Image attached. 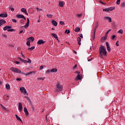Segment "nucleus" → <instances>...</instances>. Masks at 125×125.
Returning a JSON list of instances; mask_svg holds the SVG:
<instances>
[{"mask_svg":"<svg viewBox=\"0 0 125 125\" xmlns=\"http://www.w3.org/2000/svg\"><path fill=\"white\" fill-rule=\"evenodd\" d=\"M14 31H15V30H14L13 29H11L8 30L7 32H14Z\"/></svg>","mask_w":125,"mask_h":125,"instance_id":"nucleus-33","label":"nucleus"},{"mask_svg":"<svg viewBox=\"0 0 125 125\" xmlns=\"http://www.w3.org/2000/svg\"><path fill=\"white\" fill-rule=\"evenodd\" d=\"M115 38H116V36L115 35H113L112 38H111V40H114V39H115Z\"/></svg>","mask_w":125,"mask_h":125,"instance_id":"nucleus-43","label":"nucleus"},{"mask_svg":"<svg viewBox=\"0 0 125 125\" xmlns=\"http://www.w3.org/2000/svg\"><path fill=\"white\" fill-rule=\"evenodd\" d=\"M99 53H100V57L101 58H103V55L104 56H106L107 55V51H106V49L105 46H102L99 48Z\"/></svg>","mask_w":125,"mask_h":125,"instance_id":"nucleus-1","label":"nucleus"},{"mask_svg":"<svg viewBox=\"0 0 125 125\" xmlns=\"http://www.w3.org/2000/svg\"><path fill=\"white\" fill-rule=\"evenodd\" d=\"M23 109V106L22 105V104L21 103H19V111L20 112H22V109Z\"/></svg>","mask_w":125,"mask_h":125,"instance_id":"nucleus-5","label":"nucleus"},{"mask_svg":"<svg viewBox=\"0 0 125 125\" xmlns=\"http://www.w3.org/2000/svg\"><path fill=\"white\" fill-rule=\"evenodd\" d=\"M81 41H82V39L81 38V37L77 38V42H78V44H79V45H81Z\"/></svg>","mask_w":125,"mask_h":125,"instance_id":"nucleus-15","label":"nucleus"},{"mask_svg":"<svg viewBox=\"0 0 125 125\" xmlns=\"http://www.w3.org/2000/svg\"><path fill=\"white\" fill-rule=\"evenodd\" d=\"M16 80H17V81H22V79H20V78H17Z\"/></svg>","mask_w":125,"mask_h":125,"instance_id":"nucleus-47","label":"nucleus"},{"mask_svg":"<svg viewBox=\"0 0 125 125\" xmlns=\"http://www.w3.org/2000/svg\"><path fill=\"white\" fill-rule=\"evenodd\" d=\"M28 63H31V62H32V61H31V60L28 59V61H27Z\"/></svg>","mask_w":125,"mask_h":125,"instance_id":"nucleus-55","label":"nucleus"},{"mask_svg":"<svg viewBox=\"0 0 125 125\" xmlns=\"http://www.w3.org/2000/svg\"><path fill=\"white\" fill-rule=\"evenodd\" d=\"M27 21L26 24L24 25V28H28L29 27V24H30V20H29V18H27Z\"/></svg>","mask_w":125,"mask_h":125,"instance_id":"nucleus-7","label":"nucleus"},{"mask_svg":"<svg viewBox=\"0 0 125 125\" xmlns=\"http://www.w3.org/2000/svg\"><path fill=\"white\" fill-rule=\"evenodd\" d=\"M52 23L55 27H56V26H57V25H58V23H57V22H56V21H55V20H53L52 21Z\"/></svg>","mask_w":125,"mask_h":125,"instance_id":"nucleus-14","label":"nucleus"},{"mask_svg":"<svg viewBox=\"0 0 125 125\" xmlns=\"http://www.w3.org/2000/svg\"><path fill=\"white\" fill-rule=\"evenodd\" d=\"M5 23H6V21H4V20H0V26H2V25H3V24H5Z\"/></svg>","mask_w":125,"mask_h":125,"instance_id":"nucleus-10","label":"nucleus"},{"mask_svg":"<svg viewBox=\"0 0 125 125\" xmlns=\"http://www.w3.org/2000/svg\"><path fill=\"white\" fill-rule=\"evenodd\" d=\"M11 28H12V26H5L3 28V30L4 31H6V30H9V29H11Z\"/></svg>","mask_w":125,"mask_h":125,"instance_id":"nucleus-11","label":"nucleus"},{"mask_svg":"<svg viewBox=\"0 0 125 125\" xmlns=\"http://www.w3.org/2000/svg\"><path fill=\"white\" fill-rule=\"evenodd\" d=\"M51 35L53 36V37H54V38H55V39L58 40V36H57V35H56V34L52 33Z\"/></svg>","mask_w":125,"mask_h":125,"instance_id":"nucleus-18","label":"nucleus"},{"mask_svg":"<svg viewBox=\"0 0 125 125\" xmlns=\"http://www.w3.org/2000/svg\"><path fill=\"white\" fill-rule=\"evenodd\" d=\"M74 31L75 32H80V31H81V28H80V27H76Z\"/></svg>","mask_w":125,"mask_h":125,"instance_id":"nucleus-23","label":"nucleus"},{"mask_svg":"<svg viewBox=\"0 0 125 125\" xmlns=\"http://www.w3.org/2000/svg\"><path fill=\"white\" fill-rule=\"evenodd\" d=\"M103 11H105L106 12H108V11H109L108 8L103 9Z\"/></svg>","mask_w":125,"mask_h":125,"instance_id":"nucleus-35","label":"nucleus"},{"mask_svg":"<svg viewBox=\"0 0 125 125\" xmlns=\"http://www.w3.org/2000/svg\"><path fill=\"white\" fill-rule=\"evenodd\" d=\"M16 116V119L18 120V121H20L21 122H22V120H21V119H20L18 115H17V114H15Z\"/></svg>","mask_w":125,"mask_h":125,"instance_id":"nucleus-24","label":"nucleus"},{"mask_svg":"<svg viewBox=\"0 0 125 125\" xmlns=\"http://www.w3.org/2000/svg\"><path fill=\"white\" fill-rule=\"evenodd\" d=\"M104 18L105 19H107V20H108L109 22H112V19L110 17H106Z\"/></svg>","mask_w":125,"mask_h":125,"instance_id":"nucleus-19","label":"nucleus"},{"mask_svg":"<svg viewBox=\"0 0 125 125\" xmlns=\"http://www.w3.org/2000/svg\"><path fill=\"white\" fill-rule=\"evenodd\" d=\"M51 72H57V69H56V68H53V69H51Z\"/></svg>","mask_w":125,"mask_h":125,"instance_id":"nucleus-26","label":"nucleus"},{"mask_svg":"<svg viewBox=\"0 0 125 125\" xmlns=\"http://www.w3.org/2000/svg\"><path fill=\"white\" fill-rule=\"evenodd\" d=\"M80 73H81V72H78V75H77V78L78 80H79L82 79V77H81V75H80Z\"/></svg>","mask_w":125,"mask_h":125,"instance_id":"nucleus-17","label":"nucleus"},{"mask_svg":"<svg viewBox=\"0 0 125 125\" xmlns=\"http://www.w3.org/2000/svg\"><path fill=\"white\" fill-rule=\"evenodd\" d=\"M24 22H25V21H24V20H21V24H23V23H24Z\"/></svg>","mask_w":125,"mask_h":125,"instance_id":"nucleus-45","label":"nucleus"},{"mask_svg":"<svg viewBox=\"0 0 125 125\" xmlns=\"http://www.w3.org/2000/svg\"><path fill=\"white\" fill-rule=\"evenodd\" d=\"M33 49H35V46H32L30 48H28V50H33Z\"/></svg>","mask_w":125,"mask_h":125,"instance_id":"nucleus-32","label":"nucleus"},{"mask_svg":"<svg viewBox=\"0 0 125 125\" xmlns=\"http://www.w3.org/2000/svg\"><path fill=\"white\" fill-rule=\"evenodd\" d=\"M12 21H13L14 22H15V23H16V22H17V21L16 20V19H13L12 20Z\"/></svg>","mask_w":125,"mask_h":125,"instance_id":"nucleus-40","label":"nucleus"},{"mask_svg":"<svg viewBox=\"0 0 125 125\" xmlns=\"http://www.w3.org/2000/svg\"><path fill=\"white\" fill-rule=\"evenodd\" d=\"M47 17H48V18H52V17L53 15L50 14V15H46Z\"/></svg>","mask_w":125,"mask_h":125,"instance_id":"nucleus-29","label":"nucleus"},{"mask_svg":"<svg viewBox=\"0 0 125 125\" xmlns=\"http://www.w3.org/2000/svg\"><path fill=\"white\" fill-rule=\"evenodd\" d=\"M118 33H120V34H124V30H123V29H120L118 31Z\"/></svg>","mask_w":125,"mask_h":125,"instance_id":"nucleus-28","label":"nucleus"},{"mask_svg":"<svg viewBox=\"0 0 125 125\" xmlns=\"http://www.w3.org/2000/svg\"><path fill=\"white\" fill-rule=\"evenodd\" d=\"M17 17L18 18H22L23 19H24L25 20H26V18H25V17L22 15H17Z\"/></svg>","mask_w":125,"mask_h":125,"instance_id":"nucleus-8","label":"nucleus"},{"mask_svg":"<svg viewBox=\"0 0 125 125\" xmlns=\"http://www.w3.org/2000/svg\"><path fill=\"white\" fill-rule=\"evenodd\" d=\"M107 48V51H108L109 52H110V51H111V48L110 47H108Z\"/></svg>","mask_w":125,"mask_h":125,"instance_id":"nucleus-39","label":"nucleus"},{"mask_svg":"<svg viewBox=\"0 0 125 125\" xmlns=\"http://www.w3.org/2000/svg\"><path fill=\"white\" fill-rule=\"evenodd\" d=\"M19 60H20V61H22V62H23V59H21V58H19Z\"/></svg>","mask_w":125,"mask_h":125,"instance_id":"nucleus-57","label":"nucleus"},{"mask_svg":"<svg viewBox=\"0 0 125 125\" xmlns=\"http://www.w3.org/2000/svg\"><path fill=\"white\" fill-rule=\"evenodd\" d=\"M22 62H23V63H28V61L24 60L22 61Z\"/></svg>","mask_w":125,"mask_h":125,"instance_id":"nucleus-49","label":"nucleus"},{"mask_svg":"<svg viewBox=\"0 0 125 125\" xmlns=\"http://www.w3.org/2000/svg\"><path fill=\"white\" fill-rule=\"evenodd\" d=\"M77 64H75V66L73 67V69H76L77 68Z\"/></svg>","mask_w":125,"mask_h":125,"instance_id":"nucleus-58","label":"nucleus"},{"mask_svg":"<svg viewBox=\"0 0 125 125\" xmlns=\"http://www.w3.org/2000/svg\"><path fill=\"white\" fill-rule=\"evenodd\" d=\"M38 23H40V22H41V20L40 19L38 20Z\"/></svg>","mask_w":125,"mask_h":125,"instance_id":"nucleus-62","label":"nucleus"},{"mask_svg":"<svg viewBox=\"0 0 125 125\" xmlns=\"http://www.w3.org/2000/svg\"><path fill=\"white\" fill-rule=\"evenodd\" d=\"M20 91H21L22 93H24V94H26V93H27V90L25 89L24 87H20Z\"/></svg>","mask_w":125,"mask_h":125,"instance_id":"nucleus-4","label":"nucleus"},{"mask_svg":"<svg viewBox=\"0 0 125 125\" xmlns=\"http://www.w3.org/2000/svg\"><path fill=\"white\" fill-rule=\"evenodd\" d=\"M108 8V11H112V10H114L115 9V7H110Z\"/></svg>","mask_w":125,"mask_h":125,"instance_id":"nucleus-21","label":"nucleus"},{"mask_svg":"<svg viewBox=\"0 0 125 125\" xmlns=\"http://www.w3.org/2000/svg\"><path fill=\"white\" fill-rule=\"evenodd\" d=\"M109 32H111V29H109V30L107 31L106 34L107 35L108 34H109Z\"/></svg>","mask_w":125,"mask_h":125,"instance_id":"nucleus-52","label":"nucleus"},{"mask_svg":"<svg viewBox=\"0 0 125 125\" xmlns=\"http://www.w3.org/2000/svg\"><path fill=\"white\" fill-rule=\"evenodd\" d=\"M26 11H27V10H26V8H22L21 9V11H22V12L24 13Z\"/></svg>","mask_w":125,"mask_h":125,"instance_id":"nucleus-30","label":"nucleus"},{"mask_svg":"<svg viewBox=\"0 0 125 125\" xmlns=\"http://www.w3.org/2000/svg\"><path fill=\"white\" fill-rule=\"evenodd\" d=\"M15 63H16V64H20V62L15 61Z\"/></svg>","mask_w":125,"mask_h":125,"instance_id":"nucleus-48","label":"nucleus"},{"mask_svg":"<svg viewBox=\"0 0 125 125\" xmlns=\"http://www.w3.org/2000/svg\"><path fill=\"white\" fill-rule=\"evenodd\" d=\"M107 39V36H105V37H104V40H106Z\"/></svg>","mask_w":125,"mask_h":125,"instance_id":"nucleus-59","label":"nucleus"},{"mask_svg":"<svg viewBox=\"0 0 125 125\" xmlns=\"http://www.w3.org/2000/svg\"><path fill=\"white\" fill-rule=\"evenodd\" d=\"M7 16V14L6 13H3L2 14H0V17H6Z\"/></svg>","mask_w":125,"mask_h":125,"instance_id":"nucleus-13","label":"nucleus"},{"mask_svg":"<svg viewBox=\"0 0 125 125\" xmlns=\"http://www.w3.org/2000/svg\"><path fill=\"white\" fill-rule=\"evenodd\" d=\"M24 13L26 14V15H28V13L27 12V11H26Z\"/></svg>","mask_w":125,"mask_h":125,"instance_id":"nucleus-60","label":"nucleus"},{"mask_svg":"<svg viewBox=\"0 0 125 125\" xmlns=\"http://www.w3.org/2000/svg\"><path fill=\"white\" fill-rule=\"evenodd\" d=\"M119 42H120V41H117L116 42V45H117V46H119Z\"/></svg>","mask_w":125,"mask_h":125,"instance_id":"nucleus-38","label":"nucleus"},{"mask_svg":"<svg viewBox=\"0 0 125 125\" xmlns=\"http://www.w3.org/2000/svg\"><path fill=\"white\" fill-rule=\"evenodd\" d=\"M30 41H28L27 42L26 44L27 45H30Z\"/></svg>","mask_w":125,"mask_h":125,"instance_id":"nucleus-44","label":"nucleus"},{"mask_svg":"<svg viewBox=\"0 0 125 125\" xmlns=\"http://www.w3.org/2000/svg\"><path fill=\"white\" fill-rule=\"evenodd\" d=\"M79 36H80V38H82V39H83V35L82 34H80Z\"/></svg>","mask_w":125,"mask_h":125,"instance_id":"nucleus-56","label":"nucleus"},{"mask_svg":"<svg viewBox=\"0 0 125 125\" xmlns=\"http://www.w3.org/2000/svg\"><path fill=\"white\" fill-rule=\"evenodd\" d=\"M34 73V71L30 72L28 73H22L23 75H25V76H29V75H31V74H33Z\"/></svg>","mask_w":125,"mask_h":125,"instance_id":"nucleus-20","label":"nucleus"},{"mask_svg":"<svg viewBox=\"0 0 125 125\" xmlns=\"http://www.w3.org/2000/svg\"><path fill=\"white\" fill-rule=\"evenodd\" d=\"M23 33V30H21L20 32V34H22Z\"/></svg>","mask_w":125,"mask_h":125,"instance_id":"nucleus-61","label":"nucleus"},{"mask_svg":"<svg viewBox=\"0 0 125 125\" xmlns=\"http://www.w3.org/2000/svg\"><path fill=\"white\" fill-rule=\"evenodd\" d=\"M43 68V66L41 65V66H40V70L42 69Z\"/></svg>","mask_w":125,"mask_h":125,"instance_id":"nucleus-51","label":"nucleus"},{"mask_svg":"<svg viewBox=\"0 0 125 125\" xmlns=\"http://www.w3.org/2000/svg\"><path fill=\"white\" fill-rule=\"evenodd\" d=\"M37 11H40V9L39 8H37Z\"/></svg>","mask_w":125,"mask_h":125,"instance_id":"nucleus-64","label":"nucleus"},{"mask_svg":"<svg viewBox=\"0 0 125 125\" xmlns=\"http://www.w3.org/2000/svg\"><path fill=\"white\" fill-rule=\"evenodd\" d=\"M120 3H121V0H117L116 1V4H120Z\"/></svg>","mask_w":125,"mask_h":125,"instance_id":"nucleus-36","label":"nucleus"},{"mask_svg":"<svg viewBox=\"0 0 125 125\" xmlns=\"http://www.w3.org/2000/svg\"><path fill=\"white\" fill-rule=\"evenodd\" d=\"M0 105L2 107V109H3V110H4L5 111H6V107H4V106H3L2 104Z\"/></svg>","mask_w":125,"mask_h":125,"instance_id":"nucleus-31","label":"nucleus"},{"mask_svg":"<svg viewBox=\"0 0 125 125\" xmlns=\"http://www.w3.org/2000/svg\"><path fill=\"white\" fill-rule=\"evenodd\" d=\"M5 87L6 89H10V85L9 84H6Z\"/></svg>","mask_w":125,"mask_h":125,"instance_id":"nucleus-22","label":"nucleus"},{"mask_svg":"<svg viewBox=\"0 0 125 125\" xmlns=\"http://www.w3.org/2000/svg\"><path fill=\"white\" fill-rule=\"evenodd\" d=\"M91 60H92V58H91V59H90V60H88V62H90V61H91Z\"/></svg>","mask_w":125,"mask_h":125,"instance_id":"nucleus-63","label":"nucleus"},{"mask_svg":"<svg viewBox=\"0 0 125 125\" xmlns=\"http://www.w3.org/2000/svg\"><path fill=\"white\" fill-rule=\"evenodd\" d=\"M51 72V70L48 69L46 71V73H50Z\"/></svg>","mask_w":125,"mask_h":125,"instance_id":"nucleus-50","label":"nucleus"},{"mask_svg":"<svg viewBox=\"0 0 125 125\" xmlns=\"http://www.w3.org/2000/svg\"><path fill=\"white\" fill-rule=\"evenodd\" d=\"M95 33H96V28L93 30V33H92V40H94V39H95Z\"/></svg>","mask_w":125,"mask_h":125,"instance_id":"nucleus-6","label":"nucleus"},{"mask_svg":"<svg viewBox=\"0 0 125 125\" xmlns=\"http://www.w3.org/2000/svg\"><path fill=\"white\" fill-rule=\"evenodd\" d=\"M60 24H61V25H64L65 23L63 22V21H60Z\"/></svg>","mask_w":125,"mask_h":125,"instance_id":"nucleus-42","label":"nucleus"},{"mask_svg":"<svg viewBox=\"0 0 125 125\" xmlns=\"http://www.w3.org/2000/svg\"><path fill=\"white\" fill-rule=\"evenodd\" d=\"M105 44L106 45V48L110 47V46L109 45V43L108 42H105Z\"/></svg>","mask_w":125,"mask_h":125,"instance_id":"nucleus-34","label":"nucleus"},{"mask_svg":"<svg viewBox=\"0 0 125 125\" xmlns=\"http://www.w3.org/2000/svg\"><path fill=\"white\" fill-rule=\"evenodd\" d=\"M11 6L9 7V9H11V11H13L14 10V8H11Z\"/></svg>","mask_w":125,"mask_h":125,"instance_id":"nucleus-37","label":"nucleus"},{"mask_svg":"<svg viewBox=\"0 0 125 125\" xmlns=\"http://www.w3.org/2000/svg\"><path fill=\"white\" fill-rule=\"evenodd\" d=\"M121 5H122V6H125V2H123V3H122Z\"/></svg>","mask_w":125,"mask_h":125,"instance_id":"nucleus-54","label":"nucleus"},{"mask_svg":"<svg viewBox=\"0 0 125 125\" xmlns=\"http://www.w3.org/2000/svg\"><path fill=\"white\" fill-rule=\"evenodd\" d=\"M11 70H12V72H14V73H17V74L21 73V70H20V69L15 67H11Z\"/></svg>","mask_w":125,"mask_h":125,"instance_id":"nucleus-3","label":"nucleus"},{"mask_svg":"<svg viewBox=\"0 0 125 125\" xmlns=\"http://www.w3.org/2000/svg\"><path fill=\"white\" fill-rule=\"evenodd\" d=\"M63 89V86L60 84V83H58L56 86V91L57 92H60V91H62Z\"/></svg>","mask_w":125,"mask_h":125,"instance_id":"nucleus-2","label":"nucleus"},{"mask_svg":"<svg viewBox=\"0 0 125 125\" xmlns=\"http://www.w3.org/2000/svg\"><path fill=\"white\" fill-rule=\"evenodd\" d=\"M82 14H78L77 15V16H78V17H82Z\"/></svg>","mask_w":125,"mask_h":125,"instance_id":"nucleus-53","label":"nucleus"},{"mask_svg":"<svg viewBox=\"0 0 125 125\" xmlns=\"http://www.w3.org/2000/svg\"><path fill=\"white\" fill-rule=\"evenodd\" d=\"M65 33H66L67 34H70V30H66L65 31Z\"/></svg>","mask_w":125,"mask_h":125,"instance_id":"nucleus-41","label":"nucleus"},{"mask_svg":"<svg viewBox=\"0 0 125 125\" xmlns=\"http://www.w3.org/2000/svg\"><path fill=\"white\" fill-rule=\"evenodd\" d=\"M45 42H44L43 40H40L38 42V44H43V43H44Z\"/></svg>","mask_w":125,"mask_h":125,"instance_id":"nucleus-12","label":"nucleus"},{"mask_svg":"<svg viewBox=\"0 0 125 125\" xmlns=\"http://www.w3.org/2000/svg\"><path fill=\"white\" fill-rule=\"evenodd\" d=\"M3 98L5 100H8V99H9V96H4Z\"/></svg>","mask_w":125,"mask_h":125,"instance_id":"nucleus-25","label":"nucleus"},{"mask_svg":"<svg viewBox=\"0 0 125 125\" xmlns=\"http://www.w3.org/2000/svg\"><path fill=\"white\" fill-rule=\"evenodd\" d=\"M64 4H65V2H64V1H59V5L60 6H61V7H63Z\"/></svg>","mask_w":125,"mask_h":125,"instance_id":"nucleus-16","label":"nucleus"},{"mask_svg":"<svg viewBox=\"0 0 125 125\" xmlns=\"http://www.w3.org/2000/svg\"><path fill=\"white\" fill-rule=\"evenodd\" d=\"M28 39H29V40H30L31 41H32V42H34V41L35 40V38L33 37H30Z\"/></svg>","mask_w":125,"mask_h":125,"instance_id":"nucleus-27","label":"nucleus"},{"mask_svg":"<svg viewBox=\"0 0 125 125\" xmlns=\"http://www.w3.org/2000/svg\"><path fill=\"white\" fill-rule=\"evenodd\" d=\"M24 112L25 113V116H29V112L28 111L27 108L24 107Z\"/></svg>","mask_w":125,"mask_h":125,"instance_id":"nucleus-9","label":"nucleus"},{"mask_svg":"<svg viewBox=\"0 0 125 125\" xmlns=\"http://www.w3.org/2000/svg\"><path fill=\"white\" fill-rule=\"evenodd\" d=\"M38 80H42V81H44V78H38Z\"/></svg>","mask_w":125,"mask_h":125,"instance_id":"nucleus-46","label":"nucleus"}]
</instances>
